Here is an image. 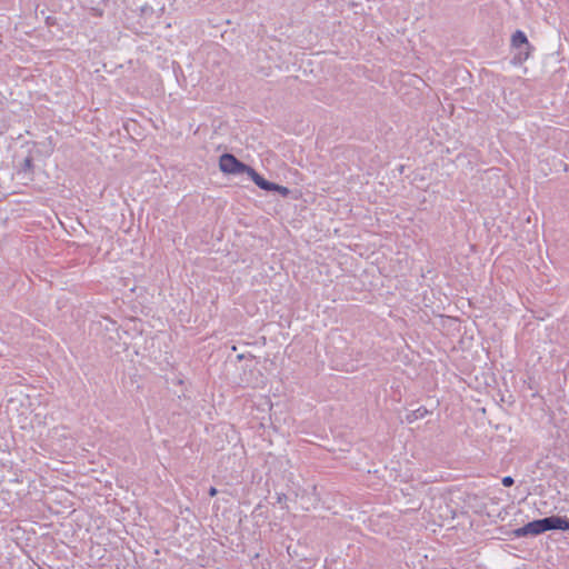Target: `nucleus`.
I'll return each instance as SVG.
<instances>
[{
	"mask_svg": "<svg viewBox=\"0 0 569 569\" xmlns=\"http://www.w3.org/2000/svg\"><path fill=\"white\" fill-rule=\"evenodd\" d=\"M271 191L278 192L283 198L288 197L289 193H290V190L287 187L280 186V184H277V183H274V188H272Z\"/></svg>",
	"mask_w": 569,
	"mask_h": 569,
	"instance_id": "obj_9",
	"label": "nucleus"
},
{
	"mask_svg": "<svg viewBox=\"0 0 569 569\" xmlns=\"http://www.w3.org/2000/svg\"><path fill=\"white\" fill-rule=\"evenodd\" d=\"M248 176L252 181L262 190L271 191L274 188V182L268 181L261 174H259L253 168L250 169Z\"/></svg>",
	"mask_w": 569,
	"mask_h": 569,
	"instance_id": "obj_6",
	"label": "nucleus"
},
{
	"mask_svg": "<svg viewBox=\"0 0 569 569\" xmlns=\"http://www.w3.org/2000/svg\"><path fill=\"white\" fill-rule=\"evenodd\" d=\"M217 493H218V490H217L214 487H211V488L209 489V496H210V497H214Z\"/></svg>",
	"mask_w": 569,
	"mask_h": 569,
	"instance_id": "obj_11",
	"label": "nucleus"
},
{
	"mask_svg": "<svg viewBox=\"0 0 569 569\" xmlns=\"http://www.w3.org/2000/svg\"><path fill=\"white\" fill-rule=\"evenodd\" d=\"M283 498H286V496H284V495H283L282 497H281V496H279V497H278V502L283 501Z\"/></svg>",
	"mask_w": 569,
	"mask_h": 569,
	"instance_id": "obj_12",
	"label": "nucleus"
},
{
	"mask_svg": "<svg viewBox=\"0 0 569 569\" xmlns=\"http://www.w3.org/2000/svg\"><path fill=\"white\" fill-rule=\"evenodd\" d=\"M548 531L547 518L536 519L512 531L515 538L536 537Z\"/></svg>",
	"mask_w": 569,
	"mask_h": 569,
	"instance_id": "obj_2",
	"label": "nucleus"
},
{
	"mask_svg": "<svg viewBox=\"0 0 569 569\" xmlns=\"http://www.w3.org/2000/svg\"><path fill=\"white\" fill-rule=\"evenodd\" d=\"M219 168L227 174L249 173L251 167L236 158L232 153H223L219 159Z\"/></svg>",
	"mask_w": 569,
	"mask_h": 569,
	"instance_id": "obj_1",
	"label": "nucleus"
},
{
	"mask_svg": "<svg viewBox=\"0 0 569 569\" xmlns=\"http://www.w3.org/2000/svg\"><path fill=\"white\" fill-rule=\"evenodd\" d=\"M38 569H42V568H38Z\"/></svg>",
	"mask_w": 569,
	"mask_h": 569,
	"instance_id": "obj_13",
	"label": "nucleus"
},
{
	"mask_svg": "<svg viewBox=\"0 0 569 569\" xmlns=\"http://www.w3.org/2000/svg\"><path fill=\"white\" fill-rule=\"evenodd\" d=\"M428 413V410L426 407H419L416 410H412L410 413L407 415L408 422H413L418 419H422Z\"/></svg>",
	"mask_w": 569,
	"mask_h": 569,
	"instance_id": "obj_7",
	"label": "nucleus"
},
{
	"mask_svg": "<svg viewBox=\"0 0 569 569\" xmlns=\"http://www.w3.org/2000/svg\"><path fill=\"white\" fill-rule=\"evenodd\" d=\"M501 482L505 487H511L515 483V480L512 477L506 476L502 478Z\"/></svg>",
	"mask_w": 569,
	"mask_h": 569,
	"instance_id": "obj_10",
	"label": "nucleus"
},
{
	"mask_svg": "<svg viewBox=\"0 0 569 569\" xmlns=\"http://www.w3.org/2000/svg\"><path fill=\"white\" fill-rule=\"evenodd\" d=\"M83 6L91 10L94 16L101 17L110 0H82Z\"/></svg>",
	"mask_w": 569,
	"mask_h": 569,
	"instance_id": "obj_5",
	"label": "nucleus"
},
{
	"mask_svg": "<svg viewBox=\"0 0 569 569\" xmlns=\"http://www.w3.org/2000/svg\"><path fill=\"white\" fill-rule=\"evenodd\" d=\"M511 46L512 48L518 50V53L515 56L513 60L516 62H523L529 58V49L531 48L526 33L521 30H517L511 37Z\"/></svg>",
	"mask_w": 569,
	"mask_h": 569,
	"instance_id": "obj_3",
	"label": "nucleus"
},
{
	"mask_svg": "<svg viewBox=\"0 0 569 569\" xmlns=\"http://www.w3.org/2000/svg\"><path fill=\"white\" fill-rule=\"evenodd\" d=\"M547 518V526L549 530L569 531V518L560 516H550Z\"/></svg>",
	"mask_w": 569,
	"mask_h": 569,
	"instance_id": "obj_4",
	"label": "nucleus"
},
{
	"mask_svg": "<svg viewBox=\"0 0 569 569\" xmlns=\"http://www.w3.org/2000/svg\"><path fill=\"white\" fill-rule=\"evenodd\" d=\"M33 167H34L33 166V159H32V157L29 156V157H27L23 160L20 170L23 171V172H32L33 171Z\"/></svg>",
	"mask_w": 569,
	"mask_h": 569,
	"instance_id": "obj_8",
	"label": "nucleus"
}]
</instances>
